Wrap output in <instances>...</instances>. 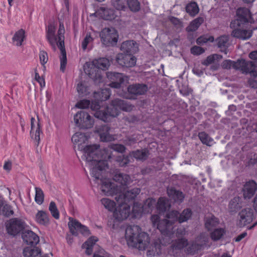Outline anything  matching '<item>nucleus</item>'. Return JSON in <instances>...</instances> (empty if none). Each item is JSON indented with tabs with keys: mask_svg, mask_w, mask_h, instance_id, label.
I'll list each match as a JSON object with an SVG mask.
<instances>
[{
	"mask_svg": "<svg viewBox=\"0 0 257 257\" xmlns=\"http://www.w3.org/2000/svg\"><path fill=\"white\" fill-rule=\"evenodd\" d=\"M79 150L83 153V158L87 161L91 168L92 176L100 179V172L108 168L105 161L99 160L100 149L97 145L79 146Z\"/></svg>",
	"mask_w": 257,
	"mask_h": 257,
	"instance_id": "nucleus-1",
	"label": "nucleus"
},
{
	"mask_svg": "<svg viewBox=\"0 0 257 257\" xmlns=\"http://www.w3.org/2000/svg\"><path fill=\"white\" fill-rule=\"evenodd\" d=\"M132 247L138 249L139 250L147 249V255L148 256H154L159 254L161 251V243L159 240H154L152 243L148 234L143 232L141 233V236L137 242Z\"/></svg>",
	"mask_w": 257,
	"mask_h": 257,
	"instance_id": "nucleus-2",
	"label": "nucleus"
},
{
	"mask_svg": "<svg viewBox=\"0 0 257 257\" xmlns=\"http://www.w3.org/2000/svg\"><path fill=\"white\" fill-rule=\"evenodd\" d=\"M109 60L105 58H100L94 60L91 64H89L88 68H85V73L94 81L101 79L100 70L99 69H105L109 66Z\"/></svg>",
	"mask_w": 257,
	"mask_h": 257,
	"instance_id": "nucleus-3",
	"label": "nucleus"
},
{
	"mask_svg": "<svg viewBox=\"0 0 257 257\" xmlns=\"http://www.w3.org/2000/svg\"><path fill=\"white\" fill-rule=\"evenodd\" d=\"M65 30L58 29L57 32V41L56 45L60 49L61 54L60 55V70L64 72L67 64L66 52L64 46V36Z\"/></svg>",
	"mask_w": 257,
	"mask_h": 257,
	"instance_id": "nucleus-4",
	"label": "nucleus"
},
{
	"mask_svg": "<svg viewBox=\"0 0 257 257\" xmlns=\"http://www.w3.org/2000/svg\"><path fill=\"white\" fill-rule=\"evenodd\" d=\"M76 124L81 128H89L93 126L94 121L91 116L84 110L78 112L74 116Z\"/></svg>",
	"mask_w": 257,
	"mask_h": 257,
	"instance_id": "nucleus-5",
	"label": "nucleus"
},
{
	"mask_svg": "<svg viewBox=\"0 0 257 257\" xmlns=\"http://www.w3.org/2000/svg\"><path fill=\"white\" fill-rule=\"evenodd\" d=\"M26 226V223L18 218L10 219L6 223V227L8 233L15 236L22 231Z\"/></svg>",
	"mask_w": 257,
	"mask_h": 257,
	"instance_id": "nucleus-6",
	"label": "nucleus"
},
{
	"mask_svg": "<svg viewBox=\"0 0 257 257\" xmlns=\"http://www.w3.org/2000/svg\"><path fill=\"white\" fill-rule=\"evenodd\" d=\"M100 37L104 45L113 46L117 42L118 35L116 30L113 28H105L101 32Z\"/></svg>",
	"mask_w": 257,
	"mask_h": 257,
	"instance_id": "nucleus-7",
	"label": "nucleus"
},
{
	"mask_svg": "<svg viewBox=\"0 0 257 257\" xmlns=\"http://www.w3.org/2000/svg\"><path fill=\"white\" fill-rule=\"evenodd\" d=\"M119 113L120 110L118 106L114 105L113 100H112L110 105L107 106L105 110L96 111L94 113V116L96 117L106 121L108 120L109 117H116Z\"/></svg>",
	"mask_w": 257,
	"mask_h": 257,
	"instance_id": "nucleus-8",
	"label": "nucleus"
},
{
	"mask_svg": "<svg viewBox=\"0 0 257 257\" xmlns=\"http://www.w3.org/2000/svg\"><path fill=\"white\" fill-rule=\"evenodd\" d=\"M235 70L240 71L242 73H250L253 76H257V71L255 68L257 67V62L253 63V61H247L244 59H238L235 64Z\"/></svg>",
	"mask_w": 257,
	"mask_h": 257,
	"instance_id": "nucleus-9",
	"label": "nucleus"
},
{
	"mask_svg": "<svg viewBox=\"0 0 257 257\" xmlns=\"http://www.w3.org/2000/svg\"><path fill=\"white\" fill-rule=\"evenodd\" d=\"M143 233L141 228L138 225L128 226L125 230V237L128 246H133L137 242L141 236V233Z\"/></svg>",
	"mask_w": 257,
	"mask_h": 257,
	"instance_id": "nucleus-10",
	"label": "nucleus"
},
{
	"mask_svg": "<svg viewBox=\"0 0 257 257\" xmlns=\"http://www.w3.org/2000/svg\"><path fill=\"white\" fill-rule=\"evenodd\" d=\"M115 61L120 66L128 68L136 65L137 58L131 54L120 53L116 55Z\"/></svg>",
	"mask_w": 257,
	"mask_h": 257,
	"instance_id": "nucleus-11",
	"label": "nucleus"
},
{
	"mask_svg": "<svg viewBox=\"0 0 257 257\" xmlns=\"http://www.w3.org/2000/svg\"><path fill=\"white\" fill-rule=\"evenodd\" d=\"M69 219L68 225L72 235H78V231H79L83 235L87 236L90 234L89 230L86 226L81 224L75 219H71L70 218Z\"/></svg>",
	"mask_w": 257,
	"mask_h": 257,
	"instance_id": "nucleus-12",
	"label": "nucleus"
},
{
	"mask_svg": "<svg viewBox=\"0 0 257 257\" xmlns=\"http://www.w3.org/2000/svg\"><path fill=\"white\" fill-rule=\"evenodd\" d=\"M140 189L138 188L127 190L124 193H120L117 194L115 199L118 203H127L130 200L134 199L140 192Z\"/></svg>",
	"mask_w": 257,
	"mask_h": 257,
	"instance_id": "nucleus-13",
	"label": "nucleus"
},
{
	"mask_svg": "<svg viewBox=\"0 0 257 257\" xmlns=\"http://www.w3.org/2000/svg\"><path fill=\"white\" fill-rule=\"evenodd\" d=\"M114 212L113 216L117 220L121 221L126 219L130 213V207L127 203H119Z\"/></svg>",
	"mask_w": 257,
	"mask_h": 257,
	"instance_id": "nucleus-14",
	"label": "nucleus"
},
{
	"mask_svg": "<svg viewBox=\"0 0 257 257\" xmlns=\"http://www.w3.org/2000/svg\"><path fill=\"white\" fill-rule=\"evenodd\" d=\"M107 78L110 80L109 86L112 88H119L124 81L125 76L122 74L113 72L106 73Z\"/></svg>",
	"mask_w": 257,
	"mask_h": 257,
	"instance_id": "nucleus-15",
	"label": "nucleus"
},
{
	"mask_svg": "<svg viewBox=\"0 0 257 257\" xmlns=\"http://www.w3.org/2000/svg\"><path fill=\"white\" fill-rule=\"evenodd\" d=\"M238 215L239 216L238 224L240 227L244 226L252 221L253 211L251 208H245L239 212Z\"/></svg>",
	"mask_w": 257,
	"mask_h": 257,
	"instance_id": "nucleus-16",
	"label": "nucleus"
},
{
	"mask_svg": "<svg viewBox=\"0 0 257 257\" xmlns=\"http://www.w3.org/2000/svg\"><path fill=\"white\" fill-rule=\"evenodd\" d=\"M257 190V183L253 181L247 182L242 188L243 196L244 199H250Z\"/></svg>",
	"mask_w": 257,
	"mask_h": 257,
	"instance_id": "nucleus-17",
	"label": "nucleus"
},
{
	"mask_svg": "<svg viewBox=\"0 0 257 257\" xmlns=\"http://www.w3.org/2000/svg\"><path fill=\"white\" fill-rule=\"evenodd\" d=\"M120 50L123 53L133 55L139 51L138 44L133 40L125 41L121 44Z\"/></svg>",
	"mask_w": 257,
	"mask_h": 257,
	"instance_id": "nucleus-18",
	"label": "nucleus"
},
{
	"mask_svg": "<svg viewBox=\"0 0 257 257\" xmlns=\"http://www.w3.org/2000/svg\"><path fill=\"white\" fill-rule=\"evenodd\" d=\"M172 224L171 222L168 221V219H163L159 220L157 224V228L161 232L167 236L171 235V230L173 228Z\"/></svg>",
	"mask_w": 257,
	"mask_h": 257,
	"instance_id": "nucleus-19",
	"label": "nucleus"
},
{
	"mask_svg": "<svg viewBox=\"0 0 257 257\" xmlns=\"http://www.w3.org/2000/svg\"><path fill=\"white\" fill-rule=\"evenodd\" d=\"M22 237L24 241L28 244L36 245L40 241L39 237L31 230H26L23 233Z\"/></svg>",
	"mask_w": 257,
	"mask_h": 257,
	"instance_id": "nucleus-20",
	"label": "nucleus"
},
{
	"mask_svg": "<svg viewBox=\"0 0 257 257\" xmlns=\"http://www.w3.org/2000/svg\"><path fill=\"white\" fill-rule=\"evenodd\" d=\"M113 179L114 181L117 182L121 186L125 188L132 182V180L128 174L123 173H116Z\"/></svg>",
	"mask_w": 257,
	"mask_h": 257,
	"instance_id": "nucleus-21",
	"label": "nucleus"
},
{
	"mask_svg": "<svg viewBox=\"0 0 257 257\" xmlns=\"http://www.w3.org/2000/svg\"><path fill=\"white\" fill-rule=\"evenodd\" d=\"M110 127L107 124L102 125L98 130L100 139L102 142H111L114 140V137L109 133Z\"/></svg>",
	"mask_w": 257,
	"mask_h": 257,
	"instance_id": "nucleus-22",
	"label": "nucleus"
},
{
	"mask_svg": "<svg viewBox=\"0 0 257 257\" xmlns=\"http://www.w3.org/2000/svg\"><path fill=\"white\" fill-rule=\"evenodd\" d=\"M110 127L107 124L102 125L98 130L100 139L102 142H111L114 140V137L109 133Z\"/></svg>",
	"mask_w": 257,
	"mask_h": 257,
	"instance_id": "nucleus-23",
	"label": "nucleus"
},
{
	"mask_svg": "<svg viewBox=\"0 0 257 257\" xmlns=\"http://www.w3.org/2000/svg\"><path fill=\"white\" fill-rule=\"evenodd\" d=\"M35 119L34 117H32L31 119V129L30 131V135L32 139L35 140L37 142V145L38 146L40 141V135L41 131L40 130L39 122H38L36 124L35 123Z\"/></svg>",
	"mask_w": 257,
	"mask_h": 257,
	"instance_id": "nucleus-24",
	"label": "nucleus"
},
{
	"mask_svg": "<svg viewBox=\"0 0 257 257\" xmlns=\"http://www.w3.org/2000/svg\"><path fill=\"white\" fill-rule=\"evenodd\" d=\"M231 35L232 37L236 38L247 40L251 37L252 31L251 30L235 29L232 31Z\"/></svg>",
	"mask_w": 257,
	"mask_h": 257,
	"instance_id": "nucleus-25",
	"label": "nucleus"
},
{
	"mask_svg": "<svg viewBox=\"0 0 257 257\" xmlns=\"http://www.w3.org/2000/svg\"><path fill=\"white\" fill-rule=\"evenodd\" d=\"M148 87L146 85L136 84L130 85L127 91L130 94L134 95H143L147 91Z\"/></svg>",
	"mask_w": 257,
	"mask_h": 257,
	"instance_id": "nucleus-26",
	"label": "nucleus"
},
{
	"mask_svg": "<svg viewBox=\"0 0 257 257\" xmlns=\"http://www.w3.org/2000/svg\"><path fill=\"white\" fill-rule=\"evenodd\" d=\"M236 15L242 24L248 22L251 18L250 11L245 8H238L236 11Z\"/></svg>",
	"mask_w": 257,
	"mask_h": 257,
	"instance_id": "nucleus-27",
	"label": "nucleus"
},
{
	"mask_svg": "<svg viewBox=\"0 0 257 257\" xmlns=\"http://www.w3.org/2000/svg\"><path fill=\"white\" fill-rule=\"evenodd\" d=\"M55 27L53 24H50L48 26L47 31V39L50 45L53 47L54 51L56 50V43L57 39L55 35Z\"/></svg>",
	"mask_w": 257,
	"mask_h": 257,
	"instance_id": "nucleus-28",
	"label": "nucleus"
},
{
	"mask_svg": "<svg viewBox=\"0 0 257 257\" xmlns=\"http://www.w3.org/2000/svg\"><path fill=\"white\" fill-rule=\"evenodd\" d=\"M167 193L169 197L176 202H182L185 197L182 192L177 190L173 187L167 189Z\"/></svg>",
	"mask_w": 257,
	"mask_h": 257,
	"instance_id": "nucleus-29",
	"label": "nucleus"
},
{
	"mask_svg": "<svg viewBox=\"0 0 257 257\" xmlns=\"http://www.w3.org/2000/svg\"><path fill=\"white\" fill-rule=\"evenodd\" d=\"M228 42L229 37L227 35L221 36L215 40L217 47L220 48L221 52H224L226 54L227 53V48L229 45Z\"/></svg>",
	"mask_w": 257,
	"mask_h": 257,
	"instance_id": "nucleus-30",
	"label": "nucleus"
},
{
	"mask_svg": "<svg viewBox=\"0 0 257 257\" xmlns=\"http://www.w3.org/2000/svg\"><path fill=\"white\" fill-rule=\"evenodd\" d=\"M113 103L115 105H117L119 110H122L124 111L130 112L134 109L135 108L134 105L128 103L125 100L119 99H115L113 100Z\"/></svg>",
	"mask_w": 257,
	"mask_h": 257,
	"instance_id": "nucleus-31",
	"label": "nucleus"
},
{
	"mask_svg": "<svg viewBox=\"0 0 257 257\" xmlns=\"http://www.w3.org/2000/svg\"><path fill=\"white\" fill-rule=\"evenodd\" d=\"M72 141L74 144H78V148L79 146H84L88 140V137L85 134L80 132H77L73 135L71 138Z\"/></svg>",
	"mask_w": 257,
	"mask_h": 257,
	"instance_id": "nucleus-32",
	"label": "nucleus"
},
{
	"mask_svg": "<svg viewBox=\"0 0 257 257\" xmlns=\"http://www.w3.org/2000/svg\"><path fill=\"white\" fill-rule=\"evenodd\" d=\"M36 222L43 225H47L49 223V218L48 213L43 210L39 211L35 216Z\"/></svg>",
	"mask_w": 257,
	"mask_h": 257,
	"instance_id": "nucleus-33",
	"label": "nucleus"
},
{
	"mask_svg": "<svg viewBox=\"0 0 257 257\" xmlns=\"http://www.w3.org/2000/svg\"><path fill=\"white\" fill-rule=\"evenodd\" d=\"M25 31L21 29L17 31L13 37V42L17 46H21L25 39Z\"/></svg>",
	"mask_w": 257,
	"mask_h": 257,
	"instance_id": "nucleus-34",
	"label": "nucleus"
},
{
	"mask_svg": "<svg viewBox=\"0 0 257 257\" xmlns=\"http://www.w3.org/2000/svg\"><path fill=\"white\" fill-rule=\"evenodd\" d=\"M25 257H41V251L38 247H27L24 249Z\"/></svg>",
	"mask_w": 257,
	"mask_h": 257,
	"instance_id": "nucleus-35",
	"label": "nucleus"
},
{
	"mask_svg": "<svg viewBox=\"0 0 257 257\" xmlns=\"http://www.w3.org/2000/svg\"><path fill=\"white\" fill-rule=\"evenodd\" d=\"M188 244V240L185 238H178L172 241L171 248L175 250H180Z\"/></svg>",
	"mask_w": 257,
	"mask_h": 257,
	"instance_id": "nucleus-36",
	"label": "nucleus"
},
{
	"mask_svg": "<svg viewBox=\"0 0 257 257\" xmlns=\"http://www.w3.org/2000/svg\"><path fill=\"white\" fill-rule=\"evenodd\" d=\"M93 95L96 100L104 101L109 98L110 90L109 88L103 89L100 91L94 92Z\"/></svg>",
	"mask_w": 257,
	"mask_h": 257,
	"instance_id": "nucleus-37",
	"label": "nucleus"
},
{
	"mask_svg": "<svg viewBox=\"0 0 257 257\" xmlns=\"http://www.w3.org/2000/svg\"><path fill=\"white\" fill-rule=\"evenodd\" d=\"M156 207L160 212H163L170 208V204L167 199L164 197H160L156 204Z\"/></svg>",
	"mask_w": 257,
	"mask_h": 257,
	"instance_id": "nucleus-38",
	"label": "nucleus"
},
{
	"mask_svg": "<svg viewBox=\"0 0 257 257\" xmlns=\"http://www.w3.org/2000/svg\"><path fill=\"white\" fill-rule=\"evenodd\" d=\"M156 205L155 199L149 198L145 201L143 206L144 213H151L155 206Z\"/></svg>",
	"mask_w": 257,
	"mask_h": 257,
	"instance_id": "nucleus-39",
	"label": "nucleus"
},
{
	"mask_svg": "<svg viewBox=\"0 0 257 257\" xmlns=\"http://www.w3.org/2000/svg\"><path fill=\"white\" fill-rule=\"evenodd\" d=\"M131 155L137 160H145L148 157L149 152L146 149L138 150L132 152Z\"/></svg>",
	"mask_w": 257,
	"mask_h": 257,
	"instance_id": "nucleus-40",
	"label": "nucleus"
},
{
	"mask_svg": "<svg viewBox=\"0 0 257 257\" xmlns=\"http://www.w3.org/2000/svg\"><path fill=\"white\" fill-rule=\"evenodd\" d=\"M204 20L202 17H198L191 22L189 26L186 28L188 32L195 31L199 26L203 23Z\"/></svg>",
	"mask_w": 257,
	"mask_h": 257,
	"instance_id": "nucleus-41",
	"label": "nucleus"
},
{
	"mask_svg": "<svg viewBox=\"0 0 257 257\" xmlns=\"http://www.w3.org/2000/svg\"><path fill=\"white\" fill-rule=\"evenodd\" d=\"M100 10L102 12V17L103 19L106 20H112L114 19L116 17L114 11L112 9L101 8Z\"/></svg>",
	"mask_w": 257,
	"mask_h": 257,
	"instance_id": "nucleus-42",
	"label": "nucleus"
},
{
	"mask_svg": "<svg viewBox=\"0 0 257 257\" xmlns=\"http://www.w3.org/2000/svg\"><path fill=\"white\" fill-rule=\"evenodd\" d=\"M99 154V160L105 161L107 163V161L111 158V150L108 146L107 148H104L100 150Z\"/></svg>",
	"mask_w": 257,
	"mask_h": 257,
	"instance_id": "nucleus-43",
	"label": "nucleus"
},
{
	"mask_svg": "<svg viewBox=\"0 0 257 257\" xmlns=\"http://www.w3.org/2000/svg\"><path fill=\"white\" fill-rule=\"evenodd\" d=\"M186 11L191 16L194 17L199 13V9L196 3L191 2L186 6Z\"/></svg>",
	"mask_w": 257,
	"mask_h": 257,
	"instance_id": "nucleus-44",
	"label": "nucleus"
},
{
	"mask_svg": "<svg viewBox=\"0 0 257 257\" xmlns=\"http://www.w3.org/2000/svg\"><path fill=\"white\" fill-rule=\"evenodd\" d=\"M198 137L201 142L208 146H211L213 143V140L207 134L204 132H201L198 134Z\"/></svg>",
	"mask_w": 257,
	"mask_h": 257,
	"instance_id": "nucleus-45",
	"label": "nucleus"
},
{
	"mask_svg": "<svg viewBox=\"0 0 257 257\" xmlns=\"http://www.w3.org/2000/svg\"><path fill=\"white\" fill-rule=\"evenodd\" d=\"M143 213H144V208L142 205L138 202L134 203L132 209L134 217L135 218L140 217Z\"/></svg>",
	"mask_w": 257,
	"mask_h": 257,
	"instance_id": "nucleus-46",
	"label": "nucleus"
},
{
	"mask_svg": "<svg viewBox=\"0 0 257 257\" xmlns=\"http://www.w3.org/2000/svg\"><path fill=\"white\" fill-rule=\"evenodd\" d=\"M219 221L218 219L212 216L206 219L205 225V227L208 230H210L213 227H216Z\"/></svg>",
	"mask_w": 257,
	"mask_h": 257,
	"instance_id": "nucleus-47",
	"label": "nucleus"
},
{
	"mask_svg": "<svg viewBox=\"0 0 257 257\" xmlns=\"http://www.w3.org/2000/svg\"><path fill=\"white\" fill-rule=\"evenodd\" d=\"M192 215V212L189 208L184 209L181 213L179 214V222L182 223L189 220Z\"/></svg>",
	"mask_w": 257,
	"mask_h": 257,
	"instance_id": "nucleus-48",
	"label": "nucleus"
},
{
	"mask_svg": "<svg viewBox=\"0 0 257 257\" xmlns=\"http://www.w3.org/2000/svg\"><path fill=\"white\" fill-rule=\"evenodd\" d=\"M222 58V56L218 54H213L208 56L205 60H204L202 64L204 65H208L214 63L215 61H219Z\"/></svg>",
	"mask_w": 257,
	"mask_h": 257,
	"instance_id": "nucleus-49",
	"label": "nucleus"
},
{
	"mask_svg": "<svg viewBox=\"0 0 257 257\" xmlns=\"http://www.w3.org/2000/svg\"><path fill=\"white\" fill-rule=\"evenodd\" d=\"M224 233L225 230L224 229L221 228H217L211 233V237L213 240H218L221 238Z\"/></svg>",
	"mask_w": 257,
	"mask_h": 257,
	"instance_id": "nucleus-50",
	"label": "nucleus"
},
{
	"mask_svg": "<svg viewBox=\"0 0 257 257\" xmlns=\"http://www.w3.org/2000/svg\"><path fill=\"white\" fill-rule=\"evenodd\" d=\"M101 202L106 209L110 211L113 210L115 206V202L108 198H102Z\"/></svg>",
	"mask_w": 257,
	"mask_h": 257,
	"instance_id": "nucleus-51",
	"label": "nucleus"
},
{
	"mask_svg": "<svg viewBox=\"0 0 257 257\" xmlns=\"http://www.w3.org/2000/svg\"><path fill=\"white\" fill-rule=\"evenodd\" d=\"M111 4L117 10H124L126 8V0H112Z\"/></svg>",
	"mask_w": 257,
	"mask_h": 257,
	"instance_id": "nucleus-52",
	"label": "nucleus"
},
{
	"mask_svg": "<svg viewBox=\"0 0 257 257\" xmlns=\"http://www.w3.org/2000/svg\"><path fill=\"white\" fill-rule=\"evenodd\" d=\"M179 214L178 211L173 210L167 215L166 219H168V221L171 222L173 225L176 221H178L179 222Z\"/></svg>",
	"mask_w": 257,
	"mask_h": 257,
	"instance_id": "nucleus-53",
	"label": "nucleus"
},
{
	"mask_svg": "<svg viewBox=\"0 0 257 257\" xmlns=\"http://www.w3.org/2000/svg\"><path fill=\"white\" fill-rule=\"evenodd\" d=\"M208 240V236L204 233H201L199 236L196 237L195 241L197 243V244L201 248L202 246L206 244Z\"/></svg>",
	"mask_w": 257,
	"mask_h": 257,
	"instance_id": "nucleus-54",
	"label": "nucleus"
},
{
	"mask_svg": "<svg viewBox=\"0 0 257 257\" xmlns=\"http://www.w3.org/2000/svg\"><path fill=\"white\" fill-rule=\"evenodd\" d=\"M35 201L39 204H41L44 202V195L42 189L39 187H36Z\"/></svg>",
	"mask_w": 257,
	"mask_h": 257,
	"instance_id": "nucleus-55",
	"label": "nucleus"
},
{
	"mask_svg": "<svg viewBox=\"0 0 257 257\" xmlns=\"http://www.w3.org/2000/svg\"><path fill=\"white\" fill-rule=\"evenodd\" d=\"M126 2L132 11L137 12L140 10V3L138 0H126Z\"/></svg>",
	"mask_w": 257,
	"mask_h": 257,
	"instance_id": "nucleus-56",
	"label": "nucleus"
},
{
	"mask_svg": "<svg viewBox=\"0 0 257 257\" xmlns=\"http://www.w3.org/2000/svg\"><path fill=\"white\" fill-rule=\"evenodd\" d=\"M201 248L195 241L193 242L187 248V252L188 254L193 255Z\"/></svg>",
	"mask_w": 257,
	"mask_h": 257,
	"instance_id": "nucleus-57",
	"label": "nucleus"
},
{
	"mask_svg": "<svg viewBox=\"0 0 257 257\" xmlns=\"http://www.w3.org/2000/svg\"><path fill=\"white\" fill-rule=\"evenodd\" d=\"M2 207V210H1L0 214H2L7 217H9L14 214V211L10 205L7 204H5L4 203Z\"/></svg>",
	"mask_w": 257,
	"mask_h": 257,
	"instance_id": "nucleus-58",
	"label": "nucleus"
},
{
	"mask_svg": "<svg viewBox=\"0 0 257 257\" xmlns=\"http://www.w3.org/2000/svg\"><path fill=\"white\" fill-rule=\"evenodd\" d=\"M49 210L52 215L56 219L59 218V212L54 202L51 201L50 203Z\"/></svg>",
	"mask_w": 257,
	"mask_h": 257,
	"instance_id": "nucleus-59",
	"label": "nucleus"
},
{
	"mask_svg": "<svg viewBox=\"0 0 257 257\" xmlns=\"http://www.w3.org/2000/svg\"><path fill=\"white\" fill-rule=\"evenodd\" d=\"M111 188V183L107 181H104L102 183V185L101 186V190L102 192L104 193V194L108 195L109 194H110V189Z\"/></svg>",
	"mask_w": 257,
	"mask_h": 257,
	"instance_id": "nucleus-60",
	"label": "nucleus"
},
{
	"mask_svg": "<svg viewBox=\"0 0 257 257\" xmlns=\"http://www.w3.org/2000/svg\"><path fill=\"white\" fill-rule=\"evenodd\" d=\"M208 41L212 42L214 41V38L212 36L207 37L206 36H201L199 37L197 40L196 43L198 45H202L207 43Z\"/></svg>",
	"mask_w": 257,
	"mask_h": 257,
	"instance_id": "nucleus-61",
	"label": "nucleus"
},
{
	"mask_svg": "<svg viewBox=\"0 0 257 257\" xmlns=\"http://www.w3.org/2000/svg\"><path fill=\"white\" fill-rule=\"evenodd\" d=\"M236 61H233L230 60H226L223 61L221 66L224 69H229L231 68L235 69V64Z\"/></svg>",
	"mask_w": 257,
	"mask_h": 257,
	"instance_id": "nucleus-62",
	"label": "nucleus"
},
{
	"mask_svg": "<svg viewBox=\"0 0 257 257\" xmlns=\"http://www.w3.org/2000/svg\"><path fill=\"white\" fill-rule=\"evenodd\" d=\"M93 238H89L82 245V247L86 248L85 253L88 255H90L92 252V247L93 246H92V244H90L89 242L91 241L92 239Z\"/></svg>",
	"mask_w": 257,
	"mask_h": 257,
	"instance_id": "nucleus-63",
	"label": "nucleus"
},
{
	"mask_svg": "<svg viewBox=\"0 0 257 257\" xmlns=\"http://www.w3.org/2000/svg\"><path fill=\"white\" fill-rule=\"evenodd\" d=\"M93 40V39L91 37L90 33H87L82 42V47L83 50H86L88 44L91 43Z\"/></svg>",
	"mask_w": 257,
	"mask_h": 257,
	"instance_id": "nucleus-64",
	"label": "nucleus"
}]
</instances>
